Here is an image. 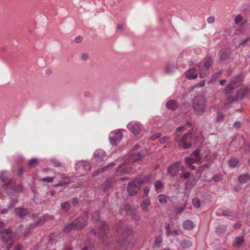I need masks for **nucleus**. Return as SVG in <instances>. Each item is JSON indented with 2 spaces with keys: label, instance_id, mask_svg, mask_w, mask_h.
Returning <instances> with one entry per match:
<instances>
[{
  "label": "nucleus",
  "instance_id": "nucleus-32",
  "mask_svg": "<svg viewBox=\"0 0 250 250\" xmlns=\"http://www.w3.org/2000/svg\"><path fill=\"white\" fill-rule=\"evenodd\" d=\"M70 204L68 202L66 201L62 202L61 204V207L62 209L64 212H67L69 209Z\"/></svg>",
  "mask_w": 250,
  "mask_h": 250
},
{
  "label": "nucleus",
  "instance_id": "nucleus-35",
  "mask_svg": "<svg viewBox=\"0 0 250 250\" xmlns=\"http://www.w3.org/2000/svg\"><path fill=\"white\" fill-rule=\"evenodd\" d=\"M130 215L132 218L135 221H138L140 219V216L139 214L136 212V210H133L131 212H130Z\"/></svg>",
  "mask_w": 250,
  "mask_h": 250
},
{
  "label": "nucleus",
  "instance_id": "nucleus-51",
  "mask_svg": "<svg viewBox=\"0 0 250 250\" xmlns=\"http://www.w3.org/2000/svg\"><path fill=\"white\" fill-rule=\"evenodd\" d=\"M155 188L158 190L163 187V184L160 181H157L154 185Z\"/></svg>",
  "mask_w": 250,
  "mask_h": 250
},
{
  "label": "nucleus",
  "instance_id": "nucleus-39",
  "mask_svg": "<svg viewBox=\"0 0 250 250\" xmlns=\"http://www.w3.org/2000/svg\"><path fill=\"white\" fill-rule=\"evenodd\" d=\"M243 20L242 16L241 15H238L235 19V23L236 24H240V25H243L245 23L246 21H244L242 23H240Z\"/></svg>",
  "mask_w": 250,
  "mask_h": 250
},
{
  "label": "nucleus",
  "instance_id": "nucleus-18",
  "mask_svg": "<svg viewBox=\"0 0 250 250\" xmlns=\"http://www.w3.org/2000/svg\"><path fill=\"white\" fill-rule=\"evenodd\" d=\"M185 74L186 78L190 80L195 79L198 76V73L194 68L189 69L186 71Z\"/></svg>",
  "mask_w": 250,
  "mask_h": 250
},
{
  "label": "nucleus",
  "instance_id": "nucleus-12",
  "mask_svg": "<svg viewBox=\"0 0 250 250\" xmlns=\"http://www.w3.org/2000/svg\"><path fill=\"white\" fill-rule=\"evenodd\" d=\"M122 138V134L120 130L112 131L110 133L109 136L110 143L115 146L121 140Z\"/></svg>",
  "mask_w": 250,
  "mask_h": 250
},
{
  "label": "nucleus",
  "instance_id": "nucleus-44",
  "mask_svg": "<svg viewBox=\"0 0 250 250\" xmlns=\"http://www.w3.org/2000/svg\"><path fill=\"white\" fill-rule=\"evenodd\" d=\"M192 204L194 207L198 208L200 207V201L198 198H194L192 200Z\"/></svg>",
  "mask_w": 250,
  "mask_h": 250
},
{
  "label": "nucleus",
  "instance_id": "nucleus-48",
  "mask_svg": "<svg viewBox=\"0 0 250 250\" xmlns=\"http://www.w3.org/2000/svg\"><path fill=\"white\" fill-rule=\"evenodd\" d=\"M112 184V180L110 178H107L105 181V182L104 184V187L106 188H108L111 187Z\"/></svg>",
  "mask_w": 250,
  "mask_h": 250
},
{
  "label": "nucleus",
  "instance_id": "nucleus-29",
  "mask_svg": "<svg viewBox=\"0 0 250 250\" xmlns=\"http://www.w3.org/2000/svg\"><path fill=\"white\" fill-rule=\"evenodd\" d=\"M250 179V176L248 174L246 173L241 175L238 178L239 182L241 184H244L248 182Z\"/></svg>",
  "mask_w": 250,
  "mask_h": 250
},
{
  "label": "nucleus",
  "instance_id": "nucleus-42",
  "mask_svg": "<svg viewBox=\"0 0 250 250\" xmlns=\"http://www.w3.org/2000/svg\"><path fill=\"white\" fill-rule=\"evenodd\" d=\"M159 202L162 205L166 204L167 202L166 197L163 195H160L158 197Z\"/></svg>",
  "mask_w": 250,
  "mask_h": 250
},
{
  "label": "nucleus",
  "instance_id": "nucleus-36",
  "mask_svg": "<svg viewBox=\"0 0 250 250\" xmlns=\"http://www.w3.org/2000/svg\"><path fill=\"white\" fill-rule=\"evenodd\" d=\"M227 230V226L225 225H221L216 228V232L219 234L224 233Z\"/></svg>",
  "mask_w": 250,
  "mask_h": 250
},
{
  "label": "nucleus",
  "instance_id": "nucleus-43",
  "mask_svg": "<svg viewBox=\"0 0 250 250\" xmlns=\"http://www.w3.org/2000/svg\"><path fill=\"white\" fill-rule=\"evenodd\" d=\"M162 241V238L161 236H159L156 238L154 246L155 247H159L160 246L161 243Z\"/></svg>",
  "mask_w": 250,
  "mask_h": 250
},
{
  "label": "nucleus",
  "instance_id": "nucleus-57",
  "mask_svg": "<svg viewBox=\"0 0 250 250\" xmlns=\"http://www.w3.org/2000/svg\"><path fill=\"white\" fill-rule=\"evenodd\" d=\"M190 176V173L189 172H186L185 173H182L181 177L182 178H184V179H188Z\"/></svg>",
  "mask_w": 250,
  "mask_h": 250
},
{
  "label": "nucleus",
  "instance_id": "nucleus-22",
  "mask_svg": "<svg viewBox=\"0 0 250 250\" xmlns=\"http://www.w3.org/2000/svg\"><path fill=\"white\" fill-rule=\"evenodd\" d=\"M216 214L218 216H224L226 217H231L234 215V213L228 209H220L216 212Z\"/></svg>",
  "mask_w": 250,
  "mask_h": 250
},
{
  "label": "nucleus",
  "instance_id": "nucleus-17",
  "mask_svg": "<svg viewBox=\"0 0 250 250\" xmlns=\"http://www.w3.org/2000/svg\"><path fill=\"white\" fill-rule=\"evenodd\" d=\"M81 166H83V169L84 171H87L90 169V165L88 162L79 161L76 164V169H79Z\"/></svg>",
  "mask_w": 250,
  "mask_h": 250
},
{
  "label": "nucleus",
  "instance_id": "nucleus-14",
  "mask_svg": "<svg viewBox=\"0 0 250 250\" xmlns=\"http://www.w3.org/2000/svg\"><path fill=\"white\" fill-rule=\"evenodd\" d=\"M127 127L134 135H137L141 130L142 125L138 123H129L127 125Z\"/></svg>",
  "mask_w": 250,
  "mask_h": 250
},
{
  "label": "nucleus",
  "instance_id": "nucleus-10",
  "mask_svg": "<svg viewBox=\"0 0 250 250\" xmlns=\"http://www.w3.org/2000/svg\"><path fill=\"white\" fill-rule=\"evenodd\" d=\"M192 135L190 132L185 133L184 136L179 139L178 137H176L175 141L177 142L179 146L182 147L183 149H188L191 146L190 143H187L188 138Z\"/></svg>",
  "mask_w": 250,
  "mask_h": 250
},
{
  "label": "nucleus",
  "instance_id": "nucleus-53",
  "mask_svg": "<svg viewBox=\"0 0 250 250\" xmlns=\"http://www.w3.org/2000/svg\"><path fill=\"white\" fill-rule=\"evenodd\" d=\"M205 84V81L202 80V81H200V82L198 83H196L194 87L195 88L202 87L204 86Z\"/></svg>",
  "mask_w": 250,
  "mask_h": 250
},
{
  "label": "nucleus",
  "instance_id": "nucleus-31",
  "mask_svg": "<svg viewBox=\"0 0 250 250\" xmlns=\"http://www.w3.org/2000/svg\"><path fill=\"white\" fill-rule=\"evenodd\" d=\"M56 176L60 179L63 180V182H71L70 177L65 174L57 173H56Z\"/></svg>",
  "mask_w": 250,
  "mask_h": 250
},
{
  "label": "nucleus",
  "instance_id": "nucleus-41",
  "mask_svg": "<svg viewBox=\"0 0 250 250\" xmlns=\"http://www.w3.org/2000/svg\"><path fill=\"white\" fill-rule=\"evenodd\" d=\"M32 224H30L29 227L26 228L24 230L23 235L24 237H27L31 233V231L34 229H32V228L31 227V225Z\"/></svg>",
  "mask_w": 250,
  "mask_h": 250
},
{
  "label": "nucleus",
  "instance_id": "nucleus-30",
  "mask_svg": "<svg viewBox=\"0 0 250 250\" xmlns=\"http://www.w3.org/2000/svg\"><path fill=\"white\" fill-rule=\"evenodd\" d=\"M116 228V230L117 231L118 233H120L122 232L123 234L125 233H128V229H123V225L122 223L121 222H119V225L117 227H115Z\"/></svg>",
  "mask_w": 250,
  "mask_h": 250
},
{
  "label": "nucleus",
  "instance_id": "nucleus-62",
  "mask_svg": "<svg viewBox=\"0 0 250 250\" xmlns=\"http://www.w3.org/2000/svg\"><path fill=\"white\" fill-rule=\"evenodd\" d=\"M233 126L236 128H239L241 126V123L239 121H236L233 124Z\"/></svg>",
  "mask_w": 250,
  "mask_h": 250
},
{
  "label": "nucleus",
  "instance_id": "nucleus-56",
  "mask_svg": "<svg viewBox=\"0 0 250 250\" xmlns=\"http://www.w3.org/2000/svg\"><path fill=\"white\" fill-rule=\"evenodd\" d=\"M149 188L148 187H145L144 188V194L143 196V198L145 199V198H147V195L149 191Z\"/></svg>",
  "mask_w": 250,
  "mask_h": 250
},
{
  "label": "nucleus",
  "instance_id": "nucleus-5",
  "mask_svg": "<svg viewBox=\"0 0 250 250\" xmlns=\"http://www.w3.org/2000/svg\"><path fill=\"white\" fill-rule=\"evenodd\" d=\"M15 183L14 179H11L6 184V193L10 196H14L19 194L22 191L23 188L21 185H18L15 186Z\"/></svg>",
  "mask_w": 250,
  "mask_h": 250
},
{
  "label": "nucleus",
  "instance_id": "nucleus-16",
  "mask_svg": "<svg viewBox=\"0 0 250 250\" xmlns=\"http://www.w3.org/2000/svg\"><path fill=\"white\" fill-rule=\"evenodd\" d=\"M240 84L238 82V78L232 80L230 83L225 88V92L229 94L231 92V90L237 87Z\"/></svg>",
  "mask_w": 250,
  "mask_h": 250
},
{
  "label": "nucleus",
  "instance_id": "nucleus-23",
  "mask_svg": "<svg viewBox=\"0 0 250 250\" xmlns=\"http://www.w3.org/2000/svg\"><path fill=\"white\" fill-rule=\"evenodd\" d=\"M180 245L183 249H187L192 246V242L189 240L184 239L180 241Z\"/></svg>",
  "mask_w": 250,
  "mask_h": 250
},
{
  "label": "nucleus",
  "instance_id": "nucleus-27",
  "mask_svg": "<svg viewBox=\"0 0 250 250\" xmlns=\"http://www.w3.org/2000/svg\"><path fill=\"white\" fill-rule=\"evenodd\" d=\"M194 227L193 223L190 220H187L183 223V228L187 230L192 229Z\"/></svg>",
  "mask_w": 250,
  "mask_h": 250
},
{
  "label": "nucleus",
  "instance_id": "nucleus-21",
  "mask_svg": "<svg viewBox=\"0 0 250 250\" xmlns=\"http://www.w3.org/2000/svg\"><path fill=\"white\" fill-rule=\"evenodd\" d=\"M94 156L97 161L100 162L104 156V151L102 149H98L94 152Z\"/></svg>",
  "mask_w": 250,
  "mask_h": 250
},
{
  "label": "nucleus",
  "instance_id": "nucleus-3",
  "mask_svg": "<svg viewBox=\"0 0 250 250\" xmlns=\"http://www.w3.org/2000/svg\"><path fill=\"white\" fill-rule=\"evenodd\" d=\"M151 178L150 175L144 178H136L128 185L127 192L129 195L134 196L140 190L141 185L148 181Z\"/></svg>",
  "mask_w": 250,
  "mask_h": 250
},
{
  "label": "nucleus",
  "instance_id": "nucleus-13",
  "mask_svg": "<svg viewBox=\"0 0 250 250\" xmlns=\"http://www.w3.org/2000/svg\"><path fill=\"white\" fill-rule=\"evenodd\" d=\"M181 167V163L179 162H177L168 167V172L170 176L174 177L179 173Z\"/></svg>",
  "mask_w": 250,
  "mask_h": 250
},
{
  "label": "nucleus",
  "instance_id": "nucleus-64",
  "mask_svg": "<svg viewBox=\"0 0 250 250\" xmlns=\"http://www.w3.org/2000/svg\"><path fill=\"white\" fill-rule=\"evenodd\" d=\"M250 151V144L249 145H245V151L248 152Z\"/></svg>",
  "mask_w": 250,
  "mask_h": 250
},
{
  "label": "nucleus",
  "instance_id": "nucleus-15",
  "mask_svg": "<svg viewBox=\"0 0 250 250\" xmlns=\"http://www.w3.org/2000/svg\"><path fill=\"white\" fill-rule=\"evenodd\" d=\"M53 218L54 217L53 216L49 214H45L42 216L35 223H33V224L31 225V227L32 229H35L37 226L42 225L45 221L51 220H53Z\"/></svg>",
  "mask_w": 250,
  "mask_h": 250
},
{
  "label": "nucleus",
  "instance_id": "nucleus-46",
  "mask_svg": "<svg viewBox=\"0 0 250 250\" xmlns=\"http://www.w3.org/2000/svg\"><path fill=\"white\" fill-rule=\"evenodd\" d=\"M118 242L119 243H120L121 244V245H123V247H125L126 245H129V247H128V249H131V245L129 244L128 242L125 240V239H123L122 241H121V240H119L118 241Z\"/></svg>",
  "mask_w": 250,
  "mask_h": 250
},
{
  "label": "nucleus",
  "instance_id": "nucleus-8",
  "mask_svg": "<svg viewBox=\"0 0 250 250\" xmlns=\"http://www.w3.org/2000/svg\"><path fill=\"white\" fill-rule=\"evenodd\" d=\"M212 63V60L211 58L208 57L204 60L203 65L201 64H198L200 70L199 77L200 78H204L207 76V71L209 68Z\"/></svg>",
  "mask_w": 250,
  "mask_h": 250
},
{
  "label": "nucleus",
  "instance_id": "nucleus-54",
  "mask_svg": "<svg viewBox=\"0 0 250 250\" xmlns=\"http://www.w3.org/2000/svg\"><path fill=\"white\" fill-rule=\"evenodd\" d=\"M38 159L36 158H32L28 162V165L30 166H33L37 163Z\"/></svg>",
  "mask_w": 250,
  "mask_h": 250
},
{
  "label": "nucleus",
  "instance_id": "nucleus-25",
  "mask_svg": "<svg viewBox=\"0 0 250 250\" xmlns=\"http://www.w3.org/2000/svg\"><path fill=\"white\" fill-rule=\"evenodd\" d=\"M244 239L242 237H236L234 238L232 246L237 248L240 247L244 243Z\"/></svg>",
  "mask_w": 250,
  "mask_h": 250
},
{
  "label": "nucleus",
  "instance_id": "nucleus-55",
  "mask_svg": "<svg viewBox=\"0 0 250 250\" xmlns=\"http://www.w3.org/2000/svg\"><path fill=\"white\" fill-rule=\"evenodd\" d=\"M109 165L106 166L105 167L102 168H99L97 169L96 171H95L94 173V175H95L99 173H102L104 171V170H105Z\"/></svg>",
  "mask_w": 250,
  "mask_h": 250
},
{
  "label": "nucleus",
  "instance_id": "nucleus-63",
  "mask_svg": "<svg viewBox=\"0 0 250 250\" xmlns=\"http://www.w3.org/2000/svg\"><path fill=\"white\" fill-rule=\"evenodd\" d=\"M88 55L87 54L84 53L81 56V59L83 61H85L88 58Z\"/></svg>",
  "mask_w": 250,
  "mask_h": 250
},
{
  "label": "nucleus",
  "instance_id": "nucleus-49",
  "mask_svg": "<svg viewBox=\"0 0 250 250\" xmlns=\"http://www.w3.org/2000/svg\"><path fill=\"white\" fill-rule=\"evenodd\" d=\"M178 234V230L176 229H174L173 230H168L166 231V235L167 236L172 235H177Z\"/></svg>",
  "mask_w": 250,
  "mask_h": 250
},
{
  "label": "nucleus",
  "instance_id": "nucleus-2",
  "mask_svg": "<svg viewBox=\"0 0 250 250\" xmlns=\"http://www.w3.org/2000/svg\"><path fill=\"white\" fill-rule=\"evenodd\" d=\"M206 97L201 94L196 96L193 100L192 106L194 112L197 115H203L207 109Z\"/></svg>",
  "mask_w": 250,
  "mask_h": 250
},
{
  "label": "nucleus",
  "instance_id": "nucleus-60",
  "mask_svg": "<svg viewBox=\"0 0 250 250\" xmlns=\"http://www.w3.org/2000/svg\"><path fill=\"white\" fill-rule=\"evenodd\" d=\"M215 19L214 17L213 16H210L208 18L207 21L209 23H212L214 22Z\"/></svg>",
  "mask_w": 250,
  "mask_h": 250
},
{
  "label": "nucleus",
  "instance_id": "nucleus-9",
  "mask_svg": "<svg viewBox=\"0 0 250 250\" xmlns=\"http://www.w3.org/2000/svg\"><path fill=\"white\" fill-rule=\"evenodd\" d=\"M200 149L197 148L190 155V156H195L196 158H192L191 157H187L185 158V162L186 164L189 166H191L192 169L195 168L194 166H192V164L199 162L201 160V157L200 155Z\"/></svg>",
  "mask_w": 250,
  "mask_h": 250
},
{
  "label": "nucleus",
  "instance_id": "nucleus-24",
  "mask_svg": "<svg viewBox=\"0 0 250 250\" xmlns=\"http://www.w3.org/2000/svg\"><path fill=\"white\" fill-rule=\"evenodd\" d=\"M176 69V64L174 62L168 63L166 67V72L171 73Z\"/></svg>",
  "mask_w": 250,
  "mask_h": 250
},
{
  "label": "nucleus",
  "instance_id": "nucleus-47",
  "mask_svg": "<svg viewBox=\"0 0 250 250\" xmlns=\"http://www.w3.org/2000/svg\"><path fill=\"white\" fill-rule=\"evenodd\" d=\"M70 183H71V182H62L55 184L54 187V188H57L59 187H63L65 186L68 185L69 184H70Z\"/></svg>",
  "mask_w": 250,
  "mask_h": 250
},
{
  "label": "nucleus",
  "instance_id": "nucleus-40",
  "mask_svg": "<svg viewBox=\"0 0 250 250\" xmlns=\"http://www.w3.org/2000/svg\"><path fill=\"white\" fill-rule=\"evenodd\" d=\"M212 180L215 182L221 181L222 180V175L220 173L215 174L213 176Z\"/></svg>",
  "mask_w": 250,
  "mask_h": 250
},
{
  "label": "nucleus",
  "instance_id": "nucleus-34",
  "mask_svg": "<svg viewBox=\"0 0 250 250\" xmlns=\"http://www.w3.org/2000/svg\"><path fill=\"white\" fill-rule=\"evenodd\" d=\"M229 164L230 167H235L238 164V160L236 158H231L229 160Z\"/></svg>",
  "mask_w": 250,
  "mask_h": 250
},
{
  "label": "nucleus",
  "instance_id": "nucleus-11",
  "mask_svg": "<svg viewBox=\"0 0 250 250\" xmlns=\"http://www.w3.org/2000/svg\"><path fill=\"white\" fill-rule=\"evenodd\" d=\"M245 140L241 135H237L230 143V147H234L236 149L244 148L245 150Z\"/></svg>",
  "mask_w": 250,
  "mask_h": 250
},
{
  "label": "nucleus",
  "instance_id": "nucleus-59",
  "mask_svg": "<svg viewBox=\"0 0 250 250\" xmlns=\"http://www.w3.org/2000/svg\"><path fill=\"white\" fill-rule=\"evenodd\" d=\"M160 136V133H157L153 135H152L150 137L151 140H154L157 138H158Z\"/></svg>",
  "mask_w": 250,
  "mask_h": 250
},
{
  "label": "nucleus",
  "instance_id": "nucleus-58",
  "mask_svg": "<svg viewBox=\"0 0 250 250\" xmlns=\"http://www.w3.org/2000/svg\"><path fill=\"white\" fill-rule=\"evenodd\" d=\"M23 247L21 245L18 244L17 245L13 250H23Z\"/></svg>",
  "mask_w": 250,
  "mask_h": 250
},
{
  "label": "nucleus",
  "instance_id": "nucleus-52",
  "mask_svg": "<svg viewBox=\"0 0 250 250\" xmlns=\"http://www.w3.org/2000/svg\"><path fill=\"white\" fill-rule=\"evenodd\" d=\"M54 178L47 177L44 178H42L41 180L43 182L52 183L53 181Z\"/></svg>",
  "mask_w": 250,
  "mask_h": 250
},
{
  "label": "nucleus",
  "instance_id": "nucleus-19",
  "mask_svg": "<svg viewBox=\"0 0 250 250\" xmlns=\"http://www.w3.org/2000/svg\"><path fill=\"white\" fill-rule=\"evenodd\" d=\"M16 215L20 218H23L28 213L27 209L23 208H17L15 209Z\"/></svg>",
  "mask_w": 250,
  "mask_h": 250
},
{
  "label": "nucleus",
  "instance_id": "nucleus-33",
  "mask_svg": "<svg viewBox=\"0 0 250 250\" xmlns=\"http://www.w3.org/2000/svg\"><path fill=\"white\" fill-rule=\"evenodd\" d=\"M18 200L17 198H11L10 201L8 206V209H11L18 203Z\"/></svg>",
  "mask_w": 250,
  "mask_h": 250
},
{
  "label": "nucleus",
  "instance_id": "nucleus-6",
  "mask_svg": "<svg viewBox=\"0 0 250 250\" xmlns=\"http://www.w3.org/2000/svg\"><path fill=\"white\" fill-rule=\"evenodd\" d=\"M12 232L10 229H4L1 230V242L3 244V247L7 250L12 246L14 243L13 238L9 235Z\"/></svg>",
  "mask_w": 250,
  "mask_h": 250
},
{
  "label": "nucleus",
  "instance_id": "nucleus-7",
  "mask_svg": "<svg viewBox=\"0 0 250 250\" xmlns=\"http://www.w3.org/2000/svg\"><path fill=\"white\" fill-rule=\"evenodd\" d=\"M99 212L96 211L92 214V218L93 220L95 221L96 226L99 228H102L104 229V230L102 229L100 230V233L99 234V237L100 238H104V237L105 236V232H104V231L108 229V226L104 222H103L101 221L100 220H99Z\"/></svg>",
  "mask_w": 250,
  "mask_h": 250
},
{
  "label": "nucleus",
  "instance_id": "nucleus-37",
  "mask_svg": "<svg viewBox=\"0 0 250 250\" xmlns=\"http://www.w3.org/2000/svg\"><path fill=\"white\" fill-rule=\"evenodd\" d=\"M8 177V172L6 171H2L0 173V179L3 182H5Z\"/></svg>",
  "mask_w": 250,
  "mask_h": 250
},
{
  "label": "nucleus",
  "instance_id": "nucleus-20",
  "mask_svg": "<svg viewBox=\"0 0 250 250\" xmlns=\"http://www.w3.org/2000/svg\"><path fill=\"white\" fill-rule=\"evenodd\" d=\"M150 203L149 199L147 198L145 199L140 204L141 209L146 212H148L149 211V206Z\"/></svg>",
  "mask_w": 250,
  "mask_h": 250
},
{
  "label": "nucleus",
  "instance_id": "nucleus-38",
  "mask_svg": "<svg viewBox=\"0 0 250 250\" xmlns=\"http://www.w3.org/2000/svg\"><path fill=\"white\" fill-rule=\"evenodd\" d=\"M49 164L51 165L52 166L59 167L61 166V163L56 159H51L49 161Z\"/></svg>",
  "mask_w": 250,
  "mask_h": 250
},
{
  "label": "nucleus",
  "instance_id": "nucleus-45",
  "mask_svg": "<svg viewBox=\"0 0 250 250\" xmlns=\"http://www.w3.org/2000/svg\"><path fill=\"white\" fill-rule=\"evenodd\" d=\"M224 119V115L219 112H217L216 120L217 122H222Z\"/></svg>",
  "mask_w": 250,
  "mask_h": 250
},
{
  "label": "nucleus",
  "instance_id": "nucleus-26",
  "mask_svg": "<svg viewBox=\"0 0 250 250\" xmlns=\"http://www.w3.org/2000/svg\"><path fill=\"white\" fill-rule=\"evenodd\" d=\"M166 106L169 109L175 110L178 107V104L175 101L170 100L167 103Z\"/></svg>",
  "mask_w": 250,
  "mask_h": 250
},
{
  "label": "nucleus",
  "instance_id": "nucleus-61",
  "mask_svg": "<svg viewBox=\"0 0 250 250\" xmlns=\"http://www.w3.org/2000/svg\"><path fill=\"white\" fill-rule=\"evenodd\" d=\"M185 127H186L185 125L179 126L177 128L176 131L177 132H182L185 130Z\"/></svg>",
  "mask_w": 250,
  "mask_h": 250
},
{
  "label": "nucleus",
  "instance_id": "nucleus-1",
  "mask_svg": "<svg viewBox=\"0 0 250 250\" xmlns=\"http://www.w3.org/2000/svg\"><path fill=\"white\" fill-rule=\"evenodd\" d=\"M139 147V146L135 145L129 155L126 156V162L119 166L116 171L117 176H121L130 172L132 171V167L130 164L137 162L143 158V155L137 150Z\"/></svg>",
  "mask_w": 250,
  "mask_h": 250
},
{
  "label": "nucleus",
  "instance_id": "nucleus-4",
  "mask_svg": "<svg viewBox=\"0 0 250 250\" xmlns=\"http://www.w3.org/2000/svg\"><path fill=\"white\" fill-rule=\"evenodd\" d=\"M87 218V212H83L77 219L76 223H72L65 226L63 228V231L68 232L74 229H81L83 228L86 225Z\"/></svg>",
  "mask_w": 250,
  "mask_h": 250
},
{
  "label": "nucleus",
  "instance_id": "nucleus-50",
  "mask_svg": "<svg viewBox=\"0 0 250 250\" xmlns=\"http://www.w3.org/2000/svg\"><path fill=\"white\" fill-rule=\"evenodd\" d=\"M220 57L221 60L223 61H225L228 58V55L227 53L225 52H220L219 53Z\"/></svg>",
  "mask_w": 250,
  "mask_h": 250
},
{
  "label": "nucleus",
  "instance_id": "nucleus-28",
  "mask_svg": "<svg viewBox=\"0 0 250 250\" xmlns=\"http://www.w3.org/2000/svg\"><path fill=\"white\" fill-rule=\"evenodd\" d=\"M248 89L247 88H245L244 89H241L239 90L237 92V96L235 97L234 99H232L231 101L232 102H234L237 100L239 97H244L245 94L248 92Z\"/></svg>",
  "mask_w": 250,
  "mask_h": 250
}]
</instances>
